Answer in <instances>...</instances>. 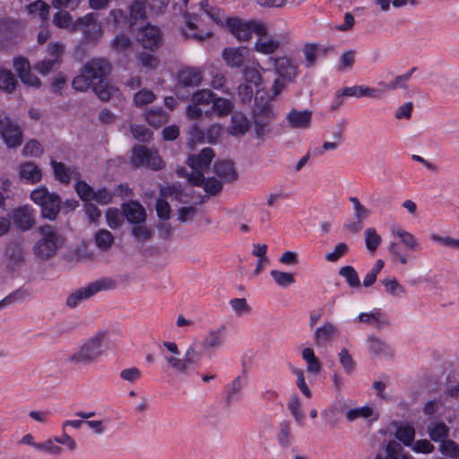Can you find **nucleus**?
Here are the masks:
<instances>
[{
  "label": "nucleus",
  "instance_id": "1",
  "mask_svg": "<svg viewBox=\"0 0 459 459\" xmlns=\"http://www.w3.org/2000/svg\"><path fill=\"white\" fill-rule=\"evenodd\" d=\"M213 157V150L209 147L204 148L199 154L192 155L188 158L187 163L191 172L180 167L177 169V175L179 178H186L190 184L202 186L207 194L214 195L221 190L222 183L213 177L205 178L204 176V172L209 169Z\"/></svg>",
  "mask_w": 459,
  "mask_h": 459
},
{
  "label": "nucleus",
  "instance_id": "2",
  "mask_svg": "<svg viewBox=\"0 0 459 459\" xmlns=\"http://www.w3.org/2000/svg\"><path fill=\"white\" fill-rule=\"evenodd\" d=\"M110 72L111 64L105 58H96L88 62V80L99 79L97 83L91 81V84L95 94L103 101L123 99L119 89L109 84L105 79Z\"/></svg>",
  "mask_w": 459,
  "mask_h": 459
},
{
  "label": "nucleus",
  "instance_id": "3",
  "mask_svg": "<svg viewBox=\"0 0 459 459\" xmlns=\"http://www.w3.org/2000/svg\"><path fill=\"white\" fill-rule=\"evenodd\" d=\"M41 238L33 247L34 254L42 260L53 256L63 243L62 236L51 225L46 224L39 228Z\"/></svg>",
  "mask_w": 459,
  "mask_h": 459
},
{
  "label": "nucleus",
  "instance_id": "4",
  "mask_svg": "<svg viewBox=\"0 0 459 459\" xmlns=\"http://www.w3.org/2000/svg\"><path fill=\"white\" fill-rule=\"evenodd\" d=\"M31 200L40 206L43 218L53 221L61 210L60 198L51 194L46 187H39L30 193Z\"/></svg>",
  "mask_w": 459,
  "mask_h": 459
},
{
  "label": "nucleus",
  "instance_id": "5",
  "mask_svg": "<svg viewBox=\"0 0 459 459\" xmlns=\"http://www.w3.org/2000/svg\"><path fill=\"white\" fill-rule=\"evenodd\" d=\"M51 166L56 180L62 184L76 181L75 189L80 198L86 202V182L80 181V173L75 167H66L64 163L51 160Z\"/></svg>",
  "mask_w": 459,
  "mask_h": 459
},
{
  "label": "nucleus",
  "instance_id": "6",
  "mask_svg": "<svg viewBox=\"0 0 459 459\" xmlns=\"http://www.w3.org/2000/svg\"><path fill=\"white\" fill-rule=\"evenodd\" d=\"M276 118L272 105L269 101L264 103L255 102L253 114L255 133L258 138L264 137L270 132V125Z\"/></svg>",
  "mask_w": 459,
  "mask_h": 459
},
{
  "label": "nucleus",
  "instance_id": "7",
  "mask_svg": "<svg viewBox=\"0 0 459 459\" xmlns=\"http://www.w3.org/2000/svg\"><path fill=\"white\" fill-rule=\"evenodd\" d=\"M227 25L231 33L240 41L250 39L253 32L257 35H264L265 33L264 26L255 22H243L238 18H228Z\"/></svg>",
  "mask_w": 459,
  "mask_h": 459
},
{
  "label": "nucleus",
  "instance_id": "8",
  "mask_svg": "<svg viewBox=\"0 0 459 459\" xmlns=\"http://www.w3.org/2000/svg\"><path fill=\"white\" fill-rule=\"evenodd\" d=\"M132 163L136 167H147L154 170H159L164 166L157 152L143 145H137L133 149Z\"/></svg>",
  "mask_w": 459,
  "mask_h": 459
},
{
  "label": "nucleus",
  "instance_id": "9",
  "mask_svg": "<svg viewBox=\"0 0 459 459\" xmlns=\"http://www.w3.org/2000/svg\"><path fill=\"white\" fill-rule=\"evenodd\" d=\"M65 45L63 43H49L47 48L48 57L38 62L35 65V69L43 75L49 74L54 68L61 65Z\"/></svg>",
  "mask_w": 459,
  "mask_h": 459
},
{
  "label": "nucleus",
  "instance_id": "10",
  "mask_svg": "<svg viewBox=\"0 0 459 459\" xmlns=\"http://www.w3.org/2000/svg\"><path fill=\"white\" fill-rule=\"evenodd\" d=\"M0 134L10 148L20 146L22 142V133L20 126L4 113L0 114Z\"/></svg>",
  "mask_w": 459,
  "mask_h": 459
},
{
  "label": "nucleus",
  "instance_id": "11",
  "mask_svg": "<svg viewBox=\"0 0 459 459\" xmlns=\"http://www.w3.org/2000/svg\"><path fill=\"white\" fill-rule=\"evenodd\" d=\"M165 360L176 372L186 375L190 367L199 362L200 354L195 351L194 346H190L186 351L183 358L165 356Z\"/></svg>",
  "mask_w": 459,
  "mask_h": 459
},
{
  "label": "nucleus",
  "instance_id": "12",
  "mask_svg": "<svg viewBox=\"0 0 459 459\" xmlns=\"http://www.w3.org/2000/svg\"><path fill=\"white\" fill-rule=\"evenodd\" d=\"M108 333L100 330L88 340V363L96 362L108 349Z\"/></svg>",
  "mask_w": 459,
  "mask_h": 459
},
{
  "label": "nucleus",
  "instance_id": "13",
  "mask_svg": "<svg viewBox=\"0 0 459 459\" xmlns=\"http://www.w3.org/2000/svg\"><path fill=\"white\" fill-rule=\"evenodd\" d=\"M222 57L230 67L240 68L250 62L251 51L244 46L226 48L222 52Z\"/></svg>",
  "mask_w": 459,
  "mask_h": 459
},
{
  "label": "nucleus",
  "instance_id": "14",
  "mask_svg": "<svg viewBox=\"0 0 459 459\" xmlns=\"http://www.w3.org/2000/svg\"><path fill=\"white\" fill-rule=\"evenodd\" d=\"M137 40L145 49L154 50L159 48L162 43L160 30L153 25H146L139 30Z\"/></svg>",
  "mask_w": 459,
  "mask_h": 459
},
{
  "label": "nucleus",
  "instance_id": "15",
  "mask_svg": "<svg viewBox=\"0 0 459 459\" xmlns=\"http://www.w3.org/2000/svg\"><path fill=\"white\" fill-rule=\"evenodd\" d=\"M53 23L58 28L69 29L71 32L82 31L86 35V16L80 17L74 22L68 12L58 11L53 17Z\"/></svg>",
  "mask_w": 459,
  "mask_h": 459
},
{
  "label": "nucleus",
  "instance_id": "16",
  "mask_svg": "<svg viewBox=\"0 0 459 459\" xmlns=\"http://www.w3.org/2000/svg\"><path fill=\"white\" fill-rule=\"evenodd\" d=\"M340 333V330L336 325L326 321L321 326L315 330L313 335L314 344L317 347H325Z\"/></svg>",
  "mask_w": 459,
  "mask_h": 459
},
{
  "label": "nucleus",
  "instance_id": "17",
  "mask_svg": "<svg viewBox=\"0 0 459 459\" xmlns=\"http://www.w3.org/2000/svg\"><path fill=\"white\" fill-rule=\"evenodd\" d=\"M12 219L19 230L26 231L35 224V212L30 206L23 205L13 211Z\"/></svg>",
  "mask_w": 459,
  "mask_h": 459
},
{
  "label": "nucleus",
  "instance_id": "18",
  "mask_svg": "<svg viewBox=\"0 0 459 459\" xmlns=\"http://www.w3.org/2000/svg\"><path fill=\"white\" fill-rule=\"evenodd\" d=\"M269 62L273 65L275 74L287 82H294L297 76V66L294 65L291 60L286 56L277 58L271 57Z\"/></svg>",
  "mask_w": 459,
  "mask_h": 459
},
{
  "label": "nucleus",
  "instance_id": "19",
  "mask_svg": "<svg viewBox=\"0 0 459 459\" xmlns=\"http://www.w3.org/2000/svg\"><path fill=\"white\" fill-rule=\"evenodd\" d=\"M286 120L291 128L307 129L312 121V111L292 108L286 116Z\"/></svg>",
  "mask_w": 459,
  "mask_h": 459
},
{
  "label": "nucleus",
  "instance_id": "20",
  "mask_svg": "<svg viewBox=\"0 0 459 459\" xmlns=\"http://www.w3.org/2000/svg\"><path fill=\"white\" fill-rule=\"evenodd\" d=\"M178 84L184 88H195L202 82V73L199 68L186 67L178 74Z\"/></svg>",
  "mask_w": 459,
  "mask_h": 459
},
{
  "label": "nucleus",
  "instance_id": "21",
  "mask_svg": "<svg viewBox=\"0 0 459 459\" xmlns=\"http://www.w3.org/2000/svg\"><path fill=\"white\" fill-rule=\"evenodd\" d=\"M123 215L133 224L143 222L146 218L144 208L137 202H130L122 206Z\"/></svg>",
  "mask_w": 459,
  "mask_h": 459
},
{
  "label": "nucleus",
  "instance_id": "22",
  "mask_svg": "<svg viewBox=\"0 0 459 459\" xmlns=\"http://www.w3.org/2000/svg\"><path fill=\"white\" fill-rule=\"evenodd\" d=\"M259 36L254 45L255 50L258 53L271 55L279 48L281 43L275 37H267L266 32Z\"/></svg>",
  "mask_w": 459,
  "mask_h": 459
},
{
  "label": "nucleus",
  "instance_id": "23",
  "mask_svg": "<svg viewBox=\"0 0 459 459\" xmlns=\"http://www.w3.org/2000/svg\"><path fill=\"white\" fill-rule=\"evenodd\" d=\"M249 129V122L241 112H234L231 116V123L229 133L236 137L243 136Z\"/></svg>",
  "mask_w": 459,
  "mask_h": 459
},
{
  "label": "nucleus",
  "instance_id": "24",
  "mask_svg": "<svg viewBox=\"0 0 459 459\" xmlns=\"http://www.w3.org/2000/svg\"><path fill=\"white\" fill-rule=\"evenodd\" d=\"M327 48H321L317 43H306L302 47V53L305 57V67L312 68L317 62L320 53L326 54Z\"/></svg>",
  "mask_w": 459,
  "mask_h": 459
},
{
  "label": "nucleus",
  "instance_id": "25",
  "mask_svg": "<svg viewBox=\"0 0 459 459\" xmlns=\"http://www.w3.org/2000/svg\"><path fill=\"white\" fill-rule=\"evenodd\" d=\"M161 197L172 198L179 203H187L190 197L184 192L179 183H173L167 186H161L160 189Z\"/></svg>",
  "mask_w": 459,
  "mask_h": 459
},
{
  "label": "nucleus",
  "instance_id": "26",
  "mask_svg": "<svg viewBox=\"0 0 459 459\" xmlns=\"http://www.w3.org/2000/svg\"><path fill=\"white\" fill-rule=\"evenodd\" d=\"M342 95L346 97H369V98H379L380 90L370 88L365 85L351 86L342 88Z\"/></svg>",
  "mask_w": 459,
  "mask_h": 459
},
{
  "label": "nucleus",
  "instance_id": "27",
  "mask_svg": "<svg viewBox=\"0 0 459 459\" xmlns=\"http://www.w3.org/2000/svg\"><path fill=\"white\" fill-rule=\"evenodd\" d=\"M295 437L292 433L290 423L284 420L279 426L277 441L281 448H289L294 442Z\"/></svg>",
  "mask_w": 459,
  "mask_h": 459
},
{
  "label": "nucleus",
  "instance_id": "28",
  "mask_svg": "<svg viewBox=\"0 0 459 459\" xmlns=\"http://www.w3.org/2000/svg\"><path fill=\"white\" fill-rule=\"evenodd\" d=\"M429 437L435 442L446 439L449 433V428L442 421H431L427 428Z\"/></svg>",
  "mask_w": 459,
  "mask_h": 459
},
{
  "label": "nucleus",
  "instance_id": "29",
  "mask_svg": "<svg viewBox=\"0 0 459 459\" xmlns=\"http://www.w3.org/2000/svg\"><path fill=\"white\" fill-rule=\"evenodd\" d=\"M225 326H221L215 331H211L203 341V347L204 349H216L220 348L224 342Z\"/></svg>",
  "mask_w": 459,
  "mask_h": 459
},
{
  "label": "nucleus",
  "instance_id": "30",
  "mask_svg": "<svg viewBox=\"0 0 459 459\" xmlns=\"http://www.w3.org/2000/svg\"><path fill=\"white\" fill-rule=\"evenodd\" d=\"M20 176L27 181L34 184L41 180V170L32 162H24L20 168Z\"/></svg>",
  "mask_w": 459,
  "mask_h": 459
},
{
  "label": "nucleus",
  "instance_id": "31",
  "mask_svg": "<svg viewBox=\"0 0 459 459\" xmlns=\"http://www.w3.org/2000/svg\"><path fill=\"white\" fill-rule=\"evenodd\" d=\"M214 172L221 179L231 182L237 178V172L230 161H219L214 164Z\"/></svg>",
  "mask_w": 459,
  "mask_h": 459
},
{
  "label": "nucleus",
  "instance_id": "32",
  "mask_svg": "<svg viewBox=\"0 0 459 459\" xmlns=\"http://www.w3.org/2000/svg\"><path fill=\"white\" fill-rule=\"evenodd\" d=\"M391 232L400 238L401 242L410 250L416 251L420 245L414 236L400 227H393Z\"/></svg>",
  "mask_w": 459,
  "mask_h": 459
},
{
  "label": "nucleus",
  "instance_id": "33",
  "mask_svg": "<svg viewBox=\"0 0 459 459\" xmlns=\"http://www.w3.org/2000/svg\"><path fill=\"white\" fill-rule=\"evenodd\" d=\"M357 318L360 323L374 325L377 328L388 325V321L377 309L370 313H361L358 316Z\"/></svg>",
  "mask_w": 459,
  "mask_h": 459
},
{
  "label": "nucleus",
  "instance_id": "34",
  "mask_svg": "<svg viewBox=\"0 0 459 459\" xmlns=\"http://www.w3.org/2000/svg\"><path fill=\"white\" fill-rule=\"evenodd\" d=\"M253 65V66H249L247 65L244 66L243 77L246 82L253 83L255 86H258L262 82V76L259 72V69L264 71V68L256 61H254Z\"/></svg>",
  "mask_w": 459,
  "mask_h": 459
},
{
  "label": "nucleus",
  "instance_id": "35",
  "mask_svg": "<svg viewBox=\"0 0 459 459\" xmlns=\"http://www.w3.org/2000/svg\"><path fill=\"white\" fill-rule=\"evenodd\" d=\"M146 121L153 127H160L169 121V114L161 108H152L145 114Z\"/></svg>",
  "mask_w": 459,
  "mask_h": 459
},
{
  "label": "nucleus",
  "instance_id": "36",
  "mask_svg": "<svg viewBox=\"0 0 459 459\" xmlns=\"http://www.w3.org/2000/svg\"><path fill=\"white\" fill-rule=\"evenodd\" d=\"M6 257L8 266L12 270H15L21 266L23 262V252L19 246H10L6 250Z\"/></svg>",
  "mask_w": 459,
  "mask_h": 459
},
{
  "label": "nucleus",
  "instance_id": "37",
  "mask_svg": "<svg viewBox=\"0 0 459 459\" xmlns=\"http://www.w3.org/2000/svg\"><path fill=\"white\" fill-rule=\"evenodd\" d=\"M30 295V291L26 289H17L0 300V309L11 306L14 303H20L29 298Z\"/></svg>",
  "mask_w": 459,
  "mask_h": 459
},
{
  "label": "nucleus",
  "instance_id": "38",
  "mask_svg": "<svg viewBox=\"0 0 459 459\" xmlns=\"http://www.w3.org/2000/svg\"><path fill=\"white\" fill-rule=\"evenodd\" d=\"M212 103V105L210 110H212V113L215 112L219 117H225L229 115L234 108L233 103L225 98H213Z\"/></svg>",
  "mask_w": 459,
  "mask_h": 459
},
{
  "label": "nucleus",
  "instance_id": "39",
  "mask_svg": "<svg viewBox=\"0 0 459 459\" xmlns=\"http://www.w3.org/2000/svg\"><path fill=\"white\" fill-rule=\"evenodd\" d=\"M371 417H373L372 420H374L377 419V415L375 414L373 409L369 406L350 409L346 412V418L349 421H354L359 418L368 419Z\"/></svg>",
  "mask_w": 459,
  "mask_h": 459
},
{
  "label": "nucleus",
  "instance_id": "40",
  "mask_svg": "<svg viewBox=\"0 0 459 459\" xmlns=\"http://www.w3.org/2000/svg\"><path fill=\"white\" fill-rule=\"evenodd\" d=\"M97 16L95 13H88V43L102 37L101 25L97 22Z\"/></svg>",
  "mask_w": 459,
  "mask_h": 459
},
{
  "label": "nucleus",
  "instance_id": "41",
  "mask_svg": "<svg viewBox=\"0 0 459 459\" xmlns=\"http://www.w3.org/2000/svg\"><path fill=\"white\" fill-rule=\"evenodd\" d=\"M112 199V194L106 188L94 191L91 186L88 185V203L94 201L99 204H108Z\"/></svg>",
  "mask_w": 459,
  "mask_h": 459
},
{
  "label": "nucleus",
  "instance_id": "42",
  "mask_svg": "<svg viewBox=\"0 0 459 459\" xmlns=\"http://www.w3.org/2000/svg\"><path fill=\"white\" fill-rule=\"evenodd\" d=\"M229 304L237 316L241 317L252 313V307L245 298L231 299Z\"/></svg>",
  "mask_w": 459,
  "mask_h": 459
},
{
  "label": "nucleus",
  "instance_id": "43",
  "mask_svg": "<svg viewBox=\"0 0 459 459\" xmlns=\"http://www.w3.org/2000/svg\"><path fill=\"white\" fill-rule=\"evenodd\" d=\"M395 437L404 446H410L412 445L415 437V429L409 424L399 426L396 429Z\"/></svg>",
  "mask_w": 459,
  "mask_h": 459
},
{
  "label": "nucleus",
  "instance_id": "44",
  "mask_svg": "<svg viewBox=\"0 0 459 459\" xmlns=\"http://www.w3.org/2000/svg\"><path fill=\"white\" fill-rule=\"evenodd\" d=\"M302 358L307 362V370L309 373L318 374L320 372L321 363L311 348H305L302 351Z\"/></svg>",
  "mask_w": 459,
  "mask_h": 459
},
{
  "label": "nucleus",
  "instance_id": "45",
  "mask_svg": "<svg viewBox=\"0 0 459 459\" xmlns=\"http://www.w3.org/2000/svg\"><path fill=\"white\" fill-rule=\"evenodd\" d=\"M146 17L145 4L142 1H134L130 5L129 25L134 26L138 21L144 20Z\"/></svg>",
  "mask_w": 459,
  "mask_h": 459
},
{
  "label": "nucleus",
  "instance_id": "46",
  "mask_svg": "<svg viewBox=\"0 0 459 459\" xmlns=\"http://www.w3.org/2000/svg\"><path fill=\"white\" fill-rule=\"evenodd\" d=\"M27 11L30 14L39 15L42 22L48 18L49 5L42 0H37L27 5Z\"/></svg>",
  "mask_w": 459,
  "mask_h": 459
},
{
  "label": "nucleus",
  "instance_id": "47",
  "mask_svg": "<svg viewBox=\"0 0 459 459\" xmlns=\"http://www.w3.org/2000/svg\"><path fill=\"white\" fill-rule=\"evenodd\" d=\"M38 450L46 455L59 456L63 453V448L57 445L55 440V437L46 439L43 442H39Z\"/></svg>",
  "mask_w": 459,
  "mask_h": 459
},
{
  "label": "nucleus",
  "instance_id": "48",
  "mask_svg": "<svg viewBox=\"0 0 459 459\" xmlns=\"http://www.w3.org/2000/svg\"><path fill=\"white\" fill-rule=\"evenodd\" d=\"M367 342L368 349L373 355L380 356L389 354V346L382 340L374 336H370L368 338Z\"/></svg>",
  "mask_w": 459,
  "mask_h": 459
},
{
  "label": "nucleus",
  "instance_id": "49",
  "mask_svg": "<svg viewBox=\"0 0 459 459\" xmlns=\"http://www.w3.org/2000/svg\"><path fill=\"white\" fill-rule=\"evenodd\" d=\"M132 47V40L125 34L117 35L111 41V48L119 54H126Z\"/></svg>",
  "mask_w": 459,
  "mask_h": 459
},
{
  "label": "nucleus",
  "instance_id": "50",
  "mask_svg": "<svg viewBox=\"0 0 459 459\" xmlns=\"http://www.w3.org/2000/svg\"><path fill=\"white\" fill-rule=\"evenodd\" d=\"M339 274L343 277L346 282L351 288H359L360 281L355 269L351 265H346L339 270Z\"/></svg>",
  "mask_w": 459,
  "mask_h": 459
},
{
  "label": "nucleus",
  "instance_id": "51",
  "mask_svg": "<svg viewBox=\"0 0 459 459\" xmlns=\"http://www.w3.org/2000/svg\"><path fill=\"white\" fill-rule=\"evenodd\" d=\"M197 27L192 21H187L186 29L183 31L186 38L192 39L197 41H203L211 37V31H196Z\"/></svg>",
  "mask_w": 459,
  "mask_h": 459
},
{
  "label": "nucleus",
  "instance_id": "52",
  "mask_svg": "<svg viewBox=\"0 0 459 459\" xmlns=\"http://www.w3.org/2000/svg\"><path fill=\"white\" fill-rule=\"evenodd\" d=\"M200 8L214 22L223 23L224 13L220 8L210 5L206 1H203L200 3Z\"/></svg>",
  "mask_w": 459,
  "mask_h": 459
},
{
  "label": "nucleus",
  "instance_id": "53",
  "mask_svg": "<svg viewBox=\"0 0 459 459\" xmlns=\"http://www.w3.org/2000/svg\"><path fill=\"white\" fill-rule=\"evenodd\" d=\"M17 80L8 70H0V90L12 92L16 86Z\"/></svg>",
  "mask_w": 459,
  "mask_h": 459
},
{
  "label": "nucleus",
  "instance_id": "54",
  "mask_svg": "<svg viewBox=\"0 0 459 459\" xmlns=\"http://www.w3.org/2000/svg\"><path fill=\"white\" fill-rule=\"evenodd\" d=\"M114 242L112 234L107 230H100L95 235V243L101 250H108Z\"/></svg>",
  "mask_w": 459,
  "mask_h": 459
},
{
  "label": "nucleus",
  "instance_id": "55",
  "mask_svg": "<svg viewBox=\"0 0 459 459\" xmlns=\"http://www.w3.org/2000/svg\"><path fill=\"white\" fill-rule=\"evenodd\" d=\"M288 408H289L291 415L297 421V423L299 425L302 426L303 421H304V413L301 411L300 401H299L298 395L293 394L290 396L289 403H288Z\"/></svg>",
  "mask_w": 459,
  "mask_h": 459
},
{
  "label": "nucleus",
  "instance_id": "56",
  "mask_svg": "<svg viewBox=\"0 0 459 459\" xmlns=\"http://www.w3.org/2000/svg\"><path fill=\"white\" fill-rule=\"evenodd\" d=\"M139 65L148 70H155L160 65L159 58L150 53L141 52L137 55Z\"/></svg>",
  "mask_w": 459,
  "mask_h": 459
},
{
  "label": "nucleus",
  "instance_id": "57",
  "mask_svg": "<svg viewBox=\"0 0 459 459\" xmlns=\"http://www.w3.org/2000/svg\"><path fill=\"white\" fill-rule=\"evenodd\" d=\"M270 274L274 281L281 287L286 288L295 282L294 276L290 273L272 270Z\"/></svg>",
  "mask_w": 459,
  "mask_h": 459
},
{
  "label": "nucleus",
  "instance_id": "58",
  "mask_svg": "<svg viewBox=\"0 0 459 459\" xmlns=\"http://www.w3.org/2000/svg\"><path fill=\"white\" fill-rule=\"evenodd\" d=\"M155 94L148 89H142L134 96V102L136 107H143L151 104L155 100Z\"/></svg>",
  "mask_w": 459,
  "mask_h": 459
},
{
  "label": "nucleus",
  "instance_id": "59",
  "mask_svg": "<svg viewBox=\"0 0 459 459\" xmlns=\"http://www.w3.org/2000/svg\"><path fill=\"white\" fill-rule=\"evenodd\" d=\"M366 247L369 252H375L381 243V237L373 228H368L364 232Z\"/></svg>",
  "mask_w": 459,
  "mask_h": 459
},
{
  "label": "nucleus",
  "instance_id": "60",
  "mask_svg": "<svg viewBox=\"0 0 459 459\" xmlns=\"http://www.w3.org/2000/svg\"><path fill=\"white\" fill-rule=\"evenodd\" d=\"M188 135V144L191 147H194L196 143L205 142V132L203 131L196 123L189 127Z\"/></svg>",
  "mask_w": 459,
  "mask_h": 459
},
{
  "label": "nucleus",
  "instance_id": "61",
  "mask_svg": "<svg viewBox=\"0 0 459 459\" xmlns=\"http://www.w3.org/2000/svg\"><path fill=\"white\" fill-rule=\"evenodd\" d=\"M242 377L238 376L232 380L227 390V401L230 403L240 397L243 388Z\"/></svg>",
  "mask_w": 459,
  "mask_h": 459
},
{
  "label": "nucleus",
  "instance_id": "62",
  "mask_svg": "<svg viewBox=\"0 0 459 459\" xmlns=\"http://www.w3.org/2000/svg\"><path fill=\"white\" fill-rule=\"evenodd\" d=\"M380 282L385 286V290L392 295H399L405 293L403 286H402L398 282V281L394 277L385 278L381 280Z\"/></svg>",
  "mask_w": 459,
  "mask_h": 459
},
{
  "label": "nucleus",
  "instance_id": "63",
  "mask_svg": "<svg viewBox=\"0 0 459 459\" xmlns=\"http://www.w3.org/2000/svg\"><path fill=\"white\" fill-rule=\"evenodd\" d=\"M124 215L116 208H108L106 212L108 225L111 229L118 228L123 222Z\"/></svg>",
  "mask_w": 459,
  "mask_h": 459
},
{
  "label": "nucleus",
  "instance_id": "64",
  "mask_svg": "<svg viewBox=\"0 0 459 459\" xmlns=\"http://www.w3.org/2000/svg\"><path fill=\"white\" fill-rule=\"evenodd\" d=\"M339 360L347 374H351L355 368V362L346 349H342L339 352Z\"/></svg>",
  "mask_w": 459,
  "mask_h": 459
}]
</instances>
